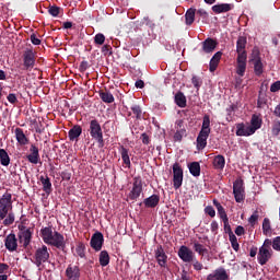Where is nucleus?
I'll list each match as a JSON object with an SVG mask.
<instances>
[{
    "label": "nucleus",
    "mask_w": 280,
    "mask_h": 280,
    "mask_svg": "<svg viewBox=\"0 0 280 280\" xmlns=\"http://www.w3.org/2000/svg\"><path fill=\"white\" fill-rule=\"evenodd\" d=\"M186 25H192L196 21V9H188L185 14Z\"/></svg>",
    "instance_id": "nucleus-36"
},
{
    "label": "nucleus",
    "mask_w": 280,
    "mask_h": 280,
    "mask_svg": "<svg viewBox=\"0 0 280 280\" xmlns=\"http://www.w3.org/2000/svg\"><path fill=\"white\" fill-rule=\"evenodd\" d=\"M34 67H36V51L30 46L22 52V68L19 67V69L21 71H32Z\"/></svg>",
    "instance_id": "nucleus-2"
},
{
    "label": "nucleus",
    "mask_w": 280,
    "mask_h": 280,
    "mask_svg": "<svg viewBox=\"0 0 280 280\" xmlns=\"http://www.w3.org/2000/svg\"><path fill=\"white\" fill-rule=\"evenodd\" d=\"M178 257L185 264H191V261H194V258L196 257V255L189 247L183 245L178 249Z\"/></svg>",
    "instance_id": "nucleus-10"
},
{
    "label": "nucleus",
    "mask_w": 280,
    "mask_h": 280,
    "mask_svg": "<svg viewBox=\"0 0 280 280\" xmlns=\"http://www.w3.org/2000/svg\"><path fill=\"white\" fill-rule=\"evenodd\" d=\"M140 139L142 140L143 145H150V136H148V133H141Z\"/></svg>",
    "instance_id": "nucleus-61"
},
{
    "label": "nucleus",
    "mask_w": 280,
    "mask_h": 280,
    "mask_svg": "<svg viewBox=\"0 0 280 280\" xmlns=\"http://www.w3.org/2000/svg\"><path fill=\"white\" fill-rule=\"evenodd\" d=\"M90 135L98 143L100 148H104V132L97 119L90 121Z\"/></svg>",
    "instance_id": "nucleus-3"
},
{
    "label": "nucleus",
    "mask_w": 280,
    "mask_h": 280,
    "mask_svg": "<svg viewBox=\"0 0 280 280\" xmlns=\"http://www.w3.org/2000/svg\"><path fill=\"white\" fill-rule=\"evenodd\" d=\"M15 139L21 145H27V143H30V139L27 136H25V132H23V129L21 128H15Z\"/></svg>",
    "instance_id": "nucleus-24"
},
{
    "label": "nucleus",
    "mask_w": 280,
    "mask_h": 280,
    "mask_svg": "<svg viewBox=\"0 0 280 280\" xmlns=\"http://www.w3.org/2000/svg\"><path fill=\"white\" fill-rule=\"evenodd\" d=\"M8 102H10V104H16V102H19V98H16V94L14 93H10L7 96Z\"/></svg>",
    "instance_id": "nucleus-62"
},
{
    "label": "nucleus",
    "mask_w": 280,
    "mask_h": 280,
    "mask_svg": "<svg viewBox=\"0 0 280 280\" xmlns=\"http://www.w3.org/2000/svg\"><path fill=\"white\" fill-rule=\"evenodd\" d=\"M261 124H264V120H261L258 115L254 114L250 119V127L259 130V128H261Z\"/></svg>",
    "instance_id": "nucleus-40"
},
{
    "label": "nucleus",
    "mask_w": 280,
    "mask_h": 280,
    "mask_svg": "<svg viewBox=\"0 0 280 280\" xmlns=\"http://www.w3.org/2000/svg\"><path fill=\"white\" fill-rule=\"evenodd\" d=\"M4 226H10L14 224V213L10 212L5 215V219L3 220Z\"/></svg>",
    "instance_id": "nucleus-49"
},
{
    "label": "nucleus",
    "mask_w": 280,
    "mask_h": 280,
    "mask_svg": "<svg viewBox=\"0 0 280 280\" xmlns=\"http://www.w3.org/2000/svg\"><path fill=\"white\" fill-rule=\"evenodd\" d=\"M272 248L273 250H280V236H277L272 241Z\"/></svg>",
    "instance_id": "nucleus-58"
},
{
    "label": "nucleus",
    "mask_w": 280,
    "mask_h": 280,
    "mask_svg": "<svg viewBox=\"0 0 280 280\" xmlns=\"http://www.w3.org/2000/svg\"><path fill=\"white\" fill-rule=\"evenodd\" d=\"M98 261L100 265L103 268H106V266H108L110 264V255H108L107 250H102L98 255Z\"/></svg>",
    "instance_id": "nucleus-30"
},
{
    "label": "nucleus",
    "mask_w": 280,
    "mask_h": 280,
    "mask_svg": "<svg viewBox=\"0 0 280 280\" xmlns=\"http://www.w3.org/2000/svg\"><path fill=\"white\" fill-rule=\"evenodd\" d=\"M280 91V81H276L271 84L270 86V92L271 93H277Z\"/></svg>",
    "instance_id": "nucleus-59"
},
{
    "label": "nucleus",
    "mask_w": 280,
    "mask_h": 280,
    "mask_svg": "<svg viewBox=\"0 0 280 280\" xmlns=\"http://www.w3.org/2000/svg\"><path fill=\"white\" fill-rule=\"evenodd\" d=\"M259 220V213L257 211H255L248 219L249 224H252V226H255V224L257 223V221Z\"/></svg>",
    "instance_id": "nucleus-54"
},
{
    "label": "nucleus",
    "mask_w": 280,
    "mask_h": 280,
    "mask_svg": "<svg viewBox=\"0 0 280 280\" xmlns=\"http://www.w3.org/2000/svg\"><path fill=\"white\" fill-rule=\"evenodd\" d=\"M191 83L194 84L195 89H200L202 86V80L199 77L194 75L191 79Z\"/></svg>",
    "instance_id": "nucleus-55"
},
{
    "label": "nucleus",
    "mask_w": 280,
    "mask_h": 280,
    "mask_svg": "<svg viewBox=\"0 0 280 280\" xmlns=\"http://www.w3.org/2000/svg\"><path fill=\"white\" fill-rule=\"evenodd\" d=\"M82 135V126L74 125L69 131H68V138L69 141H78L80 139V136Z\"/></svg>",
    "instance_id": "nucleus-22"
},
{
    "label": "nucleus",
    "mask_w": 280,
    "mask_h": 280,
    "mask_svg": "<svg viewBox=\"0 0 280 280\" xmlns=\"http://www.w3.org/2000/svg\"><path fill=\"white\" fill-rule=\"evenodd\" d=\"M235 110H237V105L231 104L229 107H226V120L233 121V117H235Z\"/></svg>",
    "instance_id": "nucleus-41"
},
{
    "label": "nucleus",
    "mask_w": 280,
    "mask_h": 280,
    "mask_svg": "<svg viewBox=\"0 0 280 280\" xmlns=\"http://www.w3.org/2000/svg\"><path fill=\"white\" fill-rule=\"evenodd\" d=\"M159 202H161V196L159 195H151L143 200V205L147 209H154L155 207H159Z\"/></svg>",
    "instance_id": "nucleus-20"
},
{
    "label": "nucleus",
    "mask_w": 280,
    "mask_h": 280,
    "mask_svg": "<svg viewBox=\"0 0 280 280\" xmlns=\"http://www.w3.org/2000/svg\"><path fill=\"white\" fill-rule=\"evenodd\" d=\"M271 135L272 137H279L280 135V120L277 118L272 120Z\"/></svg>",
    "instance_id": "nucleus-42"
},
{
    "label": "nucleus",
    "mask_w": 280,
    "mask_h": 280,
    "mask_svg": "<svg viewBox=\"0 0 280 280\" xmlns=\"http://www.w3.org/2000/svg\"><path fill=\"white\" fill-rule=\"evenodd\" d=\"M246 36H240L236 42V52H245L246 51Z\"/></svg>",
    "instance_id": "nucleus-37"
},
{
    "label": "nucleus",
    "mask_w": 280,
    "mask_h": 280,
    "mask_svg": "<svg viewBox=\"0 0 280 280\" xmlns=\"http://www.w3.org/2000/svg\"><path fill=\"white\" fill-rule=\"evenodd\" d=\"M121 160L125 163L127 167H130V155L128 154L129 150L126 149L124 145L120 147L119 149Z\"/></svg>",
    "instance_id": "nucleus-35"
},
{
    "label": "nucleus",
    "mask_w": 280,
    "mask_h": 280,
    "mask_svg": "<svg viewBox=\"0 0 280 280\" xmlns=\"http://www.w3.org/2000/svg\"><path fill=\"white\" fill-rule=\"evenodd\" d=\"M47 261H49V248H47V245H42L35 250V265L40 268Z\"/></svg>",
    "instance_id": "nucleus-6"
},
{
    "label": "nucleus",
    "mask_w": 280,
    "mask_h": 280,
    "mask_svg": "<svg viewBox=\"0 0 280 280\" xmlns=\"http://www.w3.org/2000/svg\"><path fill=\"white\" fill-rule=\"evenodd\" d=\"M143 192V180H141V177H135L132 189L129 192V200H137Z\"/></svg>",
    "instance_id": "nucleus-9"
},
{
    "label": "nucleus",
    "mask_w": 280,
    "mask_h": 280,
    "mask_svg": "<svg viewBox=\"0 0 280 280\" xmlns=\"http://www.w3.org/2000/svg\"><path fill=\"white\" fill-rule=\"evenodd\" d=\"M214 207H217V211L221 218V220L224 222L225 220H229V215H226V211L224 210V207H222V203L218 200H213Z\"/></svg>",
    "instance_id": "nucleus-32"
},
{
    "label": "nucleus",
    "mask_w": 280,
    "mask_h": 280,
    "mask_svg": "<svg viewBox=\"0 0 280 280\" xmlns=\"http://www.w3.org/2000/svg\"><path fill=\"white\" fill-rule=\"evenodd\" d=\"M30 152L31 153L26 155L28 163H32L33 165H38V163H40V153L38 152V147L32 144L30 148Z\"/></svg>",
    "instance_id": "nucleus-16"
},
{
    "label": "nucleus",
    "mask_w": 280,
    "mask_h": 280,
    "mask_svg": "<svg viewBox=\"0 0 280 280\" xmlns=\"http://www.w3.org/2000/svg\"><path fill=\"white\" fill-rule=\"evenodd\" d=\"M75 255L78 257H81V259H84V257H86V245H84V243L80 242L77 244Z\"/></svg>",
    "instance_id": "nucleus-39"
},
{
    "label": "nucleus",
    "mask_w": 280,
    "mask_h": 280,
    "mask_svg": "<svg viewBox=\"0 0 280 280\" xmlns=\"http://www.w3.org/2000/svg\"><path fill=\"white\" fill-rule=\"evenodd\" d=\"M185 132H187V130L177 129L175 135H174V141H183V137H185Z\"/></svg>",
    "instance_id": "nucleus-51"
},
{
    "label": "nucleus",
    "mask_w": 280,
    "mask_h": 280,
    "mask_svg": "<svg viewBox=\"0 0 280 280\" xmlns=\"http://www.w3.org/2000/svg\"><path fill=\"white\" fill-rule=\"evenodd\" d=\"M192 248H194L195 253H198L201 257H205V255H207V253H209V249H207V247H205L198 241H195L192 243Z\"/></svg>",
    "instance_id": "nucleus-34"
},
{
    "label": "nucleus",
    "mask_w": 280,
    "mask_h": 280,
    "mask_svg": "<svg viewBox=\"0 0 280 280\" xmlns=\"http://www.w3.org/2000/svg\"><path fill=\"white\" fill-rule=\"evenodd\" d=\"M252 61L254 62L256 75H261L264 73V63L261 62V57H259V50H254Z\"/></svg>",
    "instance_id": "nucleus-14"
},
{
    "label": "nucleus",
    "mask_w": 280,
    "mask_h": 280,
    "mask_svg": "<svg viewBox=\"0 0 280 280\" xmlns=\"http://www.w3.org/2000/svg\"><path fill=\"white\" fill-rule=\"evenodd\" d=\"M40 237L48 246H55L58 250L67 253V242L65 241V235L60 234L58 231H54L51 226L43 228L40 230Z\"/></svg>",
    "instance_id": "nucleus-1"
},
{
    "label": "nucleus",
    "mask_w": 280,
    "mask_h": 280,
    "mask_svg": "<svg viewBox=\"0 0 280 280\" xmlns=\"http://www.w3.org/2000/svg\"><path fill=\"white\" fill-rule=\"evenodd\" d=\"M12 209V194L5 192L0 198V220H5L9 211Z\"/></svg>",
    "instance_id": "nucleus-4"
},
{
    "label": "nucleus",
    "mask_w": 280,
    "mask_h": 280,
    "mask_svg": "<svg viewBox=\"0 0 280 280\" xmlns=\"http://www.w3.org/2000/svg\"><path fill=\"white\" fill-rule=\"evenodd\" d=\"M220 60H222V51L215 52L213 57L210 59V63H209L210 73H213L218 69L220 65Z\"/></svg>",
    "instance_id": "nucleus-23"
},
{
    "label": "nucleus",
    "mask_w": 280,
    "mask_h": 280,
    "mask_svg": "<svg viewBox=\"0 0 280 280\" xmlns=\"http://www.w3.org/2000/svg\"><path fill=\"white\" fill-rule=\"evenodd\" d=\"M236 73L237 75H241V78H244V73H246V63H237Z\"/></svg>",
    "instance_id": "nucleus-50"
},
{
    "label": "nucleus",
    "mask_w": 280,
    "mask_h": 280,
    "mask_svg": "<svg viewBox=\"0 0 280 280\" xmlns=\"http://www.w3.org/2000/svg\"><path fill=\"white\" fill-rule=\"evenodd\" d=\"M60 12H62V9L58 5H50L48 8V14H50V16H58L60 14Z\"/></svg>",
    "instance_id": "nucleus-45"
},
{
    "label": "nucleus",
    "mask_w": 280,
    "mask_h": 280,
    "mask_svg": "<svg viewBox=\"0 0 280 280\" xmlns=\"http://www.w3.org/2000/svg\"><path fill=\"white\" fill-rule=\"evenodd\" d=\"M223 224H224V232L228 233L229 237L235 236V234L233 233V230L231 229V224H229V219H225L223 221Z\"/></svg>",
    "instance_id": "nucleus-48"
},
{
    "label": "nucleus",
    "mask_w": 280,
    "mask_h": 280,
    "mask_svg": "<svg viewBox=\"0 0 280 280\" xmlns=\"http://www.w3.org/2000/svg\"><path fill=\"white\" fill-rule=\"evenodd\" d=\"M271 257H272V250L266 249L264 247L259 248L257 259L260 266H266L268 261H270Z\"/></svg>",
    "instance_id": "nucleus-13"
},
{
    "label": "nucleus",
    "mask_w": 280,
    "mask_h": 280,
    "mask_svg": "<svg viewBox=\"0 0 280 280\" xmlns=\"http://www.w3.org/2000/svg\"><path fill=\"white\" fill-rule=\"evenodd\" d=\"M201 45L202 51H205V54H211L214 51L215 47H218V42H215V39H212L211 37H208L201 43Z\"/></svg>",
    "instance_id": "nucleus-19"
},
{
    "label": "nucleus",
    "mask_w": 280,
    "mask_h": 280,
    "mask_svg": "<svg viewBox=\"0 0 280 280\" xmlns=\"http://www.w3.org/2000/svg\"><path fill=\"white\" fill-rule=\"evenodd\" d=\"M272 241L270 238H266L262 246L260 248H266V250H271Z\"/></svg>",
    "instance_id": "nucleus-63"
},
{
    "label": "nucleus",
    "mask_w": 280,
    "mask_h": 280,
    "mask_svg": "<svg viewBox=\"0 0 280 280\" xmlns=\"http://www.w3.org/2000/svg\"><path fill=\"white\" fill-rule=\"evenodd\" d=\"M234 233H235V235H237L240 237L242 235H245L246 230L244 229V226L237 225Z\"/></svg>",
    "instance_id": "nucleus-60"
},
{
    "label": "nucleus",
    "mask_w": 280,
    "mask_h": 280,
    "mask_svg": "<svg viewBox=\"0 0 280 280\" xmlns=\"http://www.w3.org/2000/svg\"><path fill=\"white\" fill-rule=\"evenodd\" d=\"M155 259L161 268L167 266V254H165V249L161 245L155 249Z\"/></svg>",
    "instance_id": "nucleus-17"
},
{
    "label": "nucleus",
    "mask_w": 280,
    "mask_h": 280,
    "mask_svg": "<svg viewBox=\"0 0 280 280\" xmlns=\"http://www.w3.org/2000/svg\"><path fill=\"white\" fill-rule=\"evenodd\" d=\"M174 101L179 108H185L187 106V96L180 91L175 94Z\"/></svg>",
    "instance_id": "nucleus-27"
},
{
    "label": "nucleus",
    "mask_w": 280,
    "mask_h": 280,
    "mask_svg": "<svg viewBox=\"0 0 280 280\" xmlns=\"http://www.w3.org/2000/svg\"><path fill=\"white\" fill-rule=\"evenodd\" d=\"M262 233L264 235H270L272 233V228L270 226V219L265 218L262 221Z\"/></svg>",
    "instance_id": "nucleus-43"
},
{
    "label": "nucleus",
    "mask_w": 280,
    "mask_h": 280,
    "mask_svg": "<svg viewBox=\"0 0 280 280\" xmlns=\"http://www.w3.org/2000/svg\"><path fill=\"white\" fill-rule=\"evenodd\" d=\"M102 54L105 56H113V47L109 44H105L102 47Z\"/></svg>",
    "instance_id": "nucleus-52"
},
{
    "label": "nucleus",
    "mask_w": 280,
    "mask_h": 280,
    "mask_svg": "<svg viewBox=\"0 0 280 280\" xmlns=\"http://www.w3.org/2000/svg\"><path fill=\"white\" fill-rule=\"evenodd\" d=\"M210 229H211V233H213V235H218V229H220L218 221H212Z\"/></svg>",
    "instance_id": "nucleus-57"
},
{
    "label": "nucleus",
    "mask_w": 280,
    "mask_h": 280,
    "mask_svg": "<svg viewBox=\"0 0 280 280\" xmlns=\"http://www.w3.org/2000/svg\"><path fill=\"white\" fill-rule=\"evenodd\" d=\"M229 273L226 272V269L223 267H220L213 271V273H209L207 276L206 280H228Z\"/></svg>",
    "instance_id": "nucleus-15"
},
{
    "label": "nucleus",
    "mask_w": 280,
    "mask_h": 280,
    "mask_svg": "<svg viewBox=\"0 0 280 280\" xmlns=\"http://www.w3.org/2000/svg\"><path fill=\"white\" fill-rule=\"evenodd\" d=\"M209 135L210 133L199 131V135L197 137V149L198 150H205V148H207V139H209Z\"/></svg>",
    "instance_id": "nucleus-25"
},
{
    "label": "nucleus",
    "mask_w": 280,
    "mask_h": 280,
    "mask_svg": "<svg viewBox=\"0 0 280 280\" xmlns=\"http://www.w3.org/2000/svg\"><path fill=\"white\" fill-rule=\"evenodd\" d=\"M236 137H246V125L244 122L236 125Z\"/></svg>",
    "instance_id": "nucleus-44"
},
{
    "label": "nucleus",
    "mask_w": 280,
    "mask_h": 280,
    "mask_svg": "<svg viewBox=\"0 0 280 280\" xmlns=\"http://www.w3.org/2000/svg\"><path fill=\"white\" fill-rule=\"evenodd\" d=\"M0 164L3 165V167L10 165V155L4 149H0Z\"/></svg>",
    "instance_id": "nucleus-38"
},
{
    "label": "nucleus",
    "mask_w": 280,
    "mask_h": 280,
    "mask_svg": "<svg viewBox=\"0 0 280 280\" xmlns=\"http://www.w3.org/2000/svg\"><path fill=\"white\" fill-rule=\"evenodd\" d=\"M248 56L245 52H237V59H236V62L237 63H246V60H247Z\"/></svg>",
    "instance_id": "nucleus-53"
},
{
    "label": "nucleus",
    "mask_w": 280,
    "mask_h": 280,
    "mask_svg": "<svg viewBox=\"0 0 280 280\" xmlns=\"http://www.w3.org/2000/svg\"><path fill=\"white\" fill-rule=\"evenodd\" d=\"M66 277L69 280H80V267L69 265L66 269Z\"/></svg>",
    "instance_id": "nucleus-21"
},
{
    "label": "nucleus",
    "mask_w": 280,
    "mask_h": 280,
    "mask_svg": "<svg viewBox=\"0 0 280 280\" xmlns=\"http://www.w3.org/2000/svg\"><path fill=\"white\" fill-rule=\"evenodd\" d=\"M200 132H206L207 135H211V118L209 117V115L203 116Z\"/></svg>",
    "instance_id": "nucleus-31"
},
{
    "label": "nucleus",
    "mask_w": 280,
    "mask_h": 280,
    "mask_svg": "<svg viewBox=\"0 0 280 280\" xmlns=\"http://www.w3.org/2000/svg\"><path fill=\"white\" fill-rule=\"evenodd\" d=\"M188 170L191 176H195V178H198L200 176V163L199 162H191L188 164Z\"/></svg>",
    "instance_id": "nucleus-33"
},
{
    "label": "nucleus",
    "mask_w": 280,
    "mask_h": 280,
    "mask_svg": "<svg viewBox=\"0 0 280 280\" xmlns=\"http://www.w3.org/2000/svg\"><path fill=\"white\" fill-rule=\"evenodd\" d=\"M205 213H207V215H210V218H215V209H213L212 206H207L205 208Z\"/></svg>",
    "instance_id": "nucleus-56"
},
{
    "label": "nucleus",
    "mask_w": 280,
    "mask_h": 280,
    "mask_svg": "<svg viewBox=\"0 0 280 280\" xmlns=\"http://www.w3.org/2000/svg\"><path fill=\"white\" fill-rule=\"evenodd\" d=\"M4 246L9 253H14L19 248V240L16 238V234L11 233L7 235Z\"/></svg>",
    "instance_id": "nucleus-12"
},
{
    "label": "nucleus",
    "mask_w": 280,
    "mask_h": 280,
    "mask_svg": "<svg viewBox=\"0 0 280 280\" xmlns=\"http://www.w3.org/2000/svg\"><path fill=\"white\" fill-rule=\"evenodd\" d=\"M182 280H194L191 279V276L187 272V270L182 271Z\"/></svg>",
    "instance_id": "nucleus-64"
},
{
    "label": "nucleus",
    "mask_w": 280,
    "mask_h": 280,
    "mask_svg": "<svg viewBox=\"0 0 280 280\" xmlns=\"http://www.w3.org/2000/svg\"><path fill=\"white\" fill-rule=\"evenodd\" d=\"M98 95L104 104H113V102H115V96H113V93L108 92V90H101Z\"/></svg>",
    "instance_id": "nucleus-26"
},
{
    "label": "nucleus",
    "mask_w": 280,
    "mask_h": 280,
    "mask_svg": "<svg viewBox=\"0 0 280 280\" xmlns=\"http://www.w3.org/2000/svg\"><path fill=\"white\" fill-rule=\"evenodd\" d=\"M212 165L214 170H224V166L226 165V159H224V155H215Z\"/></svg>",
    "instance_id": "nucleus-28"
},
{
    "label": "nucleus",
    "mask_w": 280,
    "mask_h": 280,
    "mask_svg": "<svg viewBox=\"0 0 280 280\" xmlns=\"http://www.w3.org/2000/svg\"><path fill=\"white\" fill-rule=\"evenodd\" d=\"M19 230V242L20 244H23L24 248H27L30 244H32V235H34V232L32 231V229L26 228L25 225H20Z\"/></svg>",
    "instance_id": "nucleus-5"
},
{
    "label": "nucleus",
    "mask_w": 280,
    "mask_h": 280,
    "mask_svg": "<svg viewBox=\"0 0 280 280\" xmlns=\"http://www.w3.org/2000/svg\"><path fill=\"white\" fill-rule=\"evenodd\" d=\"M183 166L178 162L173 164V187L174 189H180L183 187Z\"/></svg>",
    "instance_id": "nucleus-7"
},
{
    "label": "nucleus",
    "mask_w": 280,
    "mask_h": 280,
    "mask_svg": "<svg viewBox=\"0 0 280 280\" xmlns=\"http://www.w3.org/2000/svg\"><path fill=\"white\" fill-rule=\"evenodd\" d=\"M131 110H132L133 115L136 116V119H141V115L143 114L141 106L132 105Z\"/></svg>",
    "instance_id": "nucleus-46"
},
{
    "label": "nucleus",
    "mask_w": 280,
    "mask_h": 280,
    "mask_svg": "<svg viewBox=\"0 0 280 280\" xmlns=\"http://www.w3.org/2000/svg\"><path fill=\"white\" fill-rule=\"evenodd\" d=\"M90 245L93 250L100 253L102 246H104V234L102 232H95L91 237Z\"/></svg>",
    "instance_id": "nucleus-11"
},
{
    "label": "nucleus",
    "mask_w": 280,
    "mask_h": 280,
    "mask_svg": "<svg viewBox=\"0 0 280 280\" xmlns=\"http://www.w3.org/2000/svg\"><path fill=\"white\" fill-rule=\"evenodd\" d=\"M231 246L233 248V250H235V253H237V250H240V243L237 242V236H230L229 237Z\"/></svg>",
    "instance_id": "nucleus-47"
},
{
    "label": "nucleus",
    "mask_w": 280,
    "mask_h": 280,
    "mask_svg": "<svg viewBox=\"0 0 280 280\" xmlns=\"http://www.w3.org/2000/svg\"><path fill=\"white\" fill-rule=\"evenodd\" d=\"M235 8V4L233 3H220V4H214L212 7V12L214 14H222L224 12H231Z\"/></svg>",
    "instance_id": "nucleus-18"
},
{
    "label": "nucleus",
    "mask_w": 280,
    "mask_h": 280,
    "mask_svg": "<svg viewBox=\"0 0 280 280\" xmlns=\"http://www.w3.org/2000/svg\"><path fill=\"white\" fill-rule=\"evenodd\" d=\"M233 194L236 202H244L245 190H244V179H242V177H238L233 183Z\"/></svg>",
    "instance_id": "nucleus-8"
},
{
    "label": "nucleus",
    "mask_w": 280,
    "mask_h": 280,
    "mask_svg": "<svg viewBox=\"0 0 280 280\" xmlns=\"http://www.w3.org/2000/svg\"><path fill=\"white\" fill-rule=\"evenodd\" d=\"M39 180L43 185V191H45V194H51V179L49 176H40Z\"/></svg>",
    "instance_id": "nucleus-29"
}]
</instances>
